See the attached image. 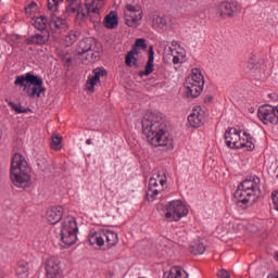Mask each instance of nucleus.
<instances>
[{
    "label": "nucleus",
    "instance_id": "obj_3",
    "mask_svg": "<svg viewBox=\"0 0 278 278\" xmlns=\"http://www.w3.org/2000/svg\"><path fill=\"white\" fill-rule=\"evenodd\" d=\"M260 184L261 180L257 176L243 180L235 191V199L243 205H247L249 201H255V198L260 197Z\"/></svg>",
    "mask_w": 278,
    "mask_h": 278
},
{
    "label": "nucleus",
    "instance_id": "obj_12",
    "mask_svg": "<svg viewBox=\"0 0 278 278\" xmlns=\"http://www.w3.org/2000/svg\"><path fill=\"white\" fill-rule=\"evenodd\" d=\"M104 0H85V9L78 12V20L84 21L86 16H99Z\"/></svg>",
    "mask_w": 278,
    "mask_h": 278
},
{
    "label": "nucleus",
    "instance_id": "obj_8",
    "mask_svg": "<svg viewBox=\"0 0 278 278\" xmlns=\"http://www.w3.org/2000/svg\"><path fill=\"white\" fill-rule=\"evenodd\" d=\"M166 174L164 172H157L152 175L149 180V189L147 192V199L150 202L157 199V194L164 191V186H166Z\"/></svg>",
    "mask_w": 278,
    "mask_h": 278
},
{
    "label": "nucleus",
    "instance_id": "obj_9",
    "mask_svg": "<svg viewBox=\"0 0 278 278\" xmlns=\"http://www.w3.org/2000/svg\"><path fill=\"white\" fill-rule=\"evenodd\" d=\"M188 216V207L180 200H174L165 205V218L168 223H177Z\"/></svg>",
    "mask_w": 278,
    "mask_h": 278
},
{
    "label": "nucleus",
    "instance_id": "obj_42",
    "mask_svg": "<svg viewBox=\"0 0 278 278\" xmlns=\"http://www.w3.org/2000/svg\"><path fill=\"white\" fill-rule=\"evenodd\" d=\"M126 66L131 67L134 66L135 68H138V56H132V59H130V64H126Z\"/></svg>",
    "mask_w": 278,
    "mask_h": 278
},
{
    "label": "nucleus",
    "instance_id": "obj_31",
    "mask_svg": "<svg viewBox=\"0 0 278 278\" xmlns=\"http://www.w3.org/2000/svg\"><path fill=\"white\" fill-rule=\"evenodd\" d=\"M50 25L51 27H55V29H62V27H66V20L52 15V18L50 20Z\"/></svg>",
    "mask_w": 278,
    "mask_h": 278
},
{
    "label": "nucleus",
    "instance_id": "obj_41",
    "mask_svg": "<svg viewBox=\"0 0 278 278\" xmlns=\"http://www.w3.org/2000/svg\"><path fill=\"white\" fill-rule=\"evenodd\" d=\"M271 199L275 205V210L278 211V190L271 193Z\"/></svg>",
    "mask_w": 278,
    "mask_h": 278
},
{
    "label": "nucleus",
    "instance_id": "obj_15",
    "mask_svg": "<svg viewBox=\"0 0 278 278\" xmlns=\"http://www.w3.org/2000/svg\"><path fill=\"white\" fill-rule=\"evenodd\" d=\"M173 64H181L186 60V49L177 40H173L169 47Z\"/></svg>",
    "mask_w": 278,
    "mask_h": 278
},
{
    "label": "nucleus",
    "instance_id": "obj_19",
    "mask_svg": "<svg viewBox=\"0 0 278 278\" xmlns=\"http://www.w3.org/2000/svg\"><path fill=\"white\" fill-rule=\"evenodd\" d=\"M94 47H97V41L92 37L84 38L78 43V48L76 49L78 55H84L85 53H91Z\"/></svg>",
    "mask_w": 278,
    "mask_h": 278
},
{
    "label": "nucleus",
    "instance_id": "obj_38",
    "mask_svg": "<svg viewBox=\"0 0 278 278\" xmlns=\"http://www.w3.org/2000/svg\"><path fill=\"white\" fill-rule=\"evenodd\" d=\"M36 8H38V4L36 2H30L26 8H25V12L27 14H31V12H34V10H36Z\"/></svg>",
    "mask_w": 278,
    "mask_h": 278
},
{
    "label": "nucleus",
    "instance_id": "obj_27",
    "mask_svg": "<svg viewBox=\"0 0 278 278\" xmlns=\"http://www.w3.org/2000/svg\"><path fill=\"white\" fill-rule=\"evenodd\" d=\"M103 232L109 248L116 247L118 244V233L112 230H103Z\"/></svg>",
    "mask_w": 278,
    "mask_h": 278
},
{
    "label": "nucleus",
    "instance_id": "obj_43",
    "mask_svg": "<svg viewBox=\"0 0 278 278\" xmlns=\"http://www.w3.org/2000/svg\"><path fill=\"white\" fill-rule=\"evenodd\" d=\"M97 58H99V55H97V53L92 52L90 58L86 56V60H91V62H92V61L97 60Z\"/></svg>",
    "mask_w": 278,
    "mask_h": 278
},
{
    "label": "nucleus",
    "instance_id": "obj_23",
    "mask_svg": "<svg viewBox=\"0 0 278 278\" xmlns=\"http://www.w3.org/2000/svg\"><path fill=\"white\" fill-rule=\"evenodd\" d=\"M89 244H91V247H94V244H97L98 247H103V244H105L103 230L98 232H91L89 235Z\"/></svg>",
    "mask_w": 278,
    "mask_h": 278
},
{
    "label": "nucleus",
    "instance_id": "obj_5",
    "mask_svg": "<svg viewBox=\"0 0 278 278\" xmlns=\"http://www.w3.org/2000/svg\"><path fill=\"white\" fill-rule=\"evenodd\" d=\"M241 131L238 128H230L225 132V140L229 149H247V151H253L255 149V143L253 142V137L243 132V137L240 136Z\"/></svg>",
    "mask_w": 278,
    "mask_h": 278
},
{
    "label": "nucleus",
    "instance_id": "obj_30",
    "mask_svg": "<svg viewBox=\"0 0 278 278\" xmlns=\"http://www.w3.org/2000/svg\"><path fill=\"white\" fill-rule=\"evenodd\" d=\"M190 251L193 255H203L205 253V244L201 241H195L191 244Z\"/></svg>",
    "mask_w": 278,
    "mask_h": 278
},
{
    "label": "nucleus",
    "instance_id": "obj_28",
    "mask_svg": "<svg viewBox=\"0 0 278 278\" xmlns=\"http://www.w3.org/2000/svg\"><path fill=\"white\" fill-rule=\"evenodd\" d=\"M33 25L36 29H38L39 31H47V25L49 23V20L47 18V16H38L35 20H33Z\"/></svg>",
    "mask_w": 278,
    "mask_h": 278
},
{
    "label": "nucleus",
    "instance_id": "obj_7",
    "mask_svg": "<svg viewBox=\"0 0 278 278\" xmlns=\"http://www.w3.org/2000/svg\"><path fill=\"white\" fill-rule=\"evenodd\" d=\"M77 219L73 216L65 217L61 223V240L66 247H73L77 242Z\"/></svg>",
    "mask_w": 278,
    "mask_h": 278
},
{
    "label": "nucleus",
    "instance_id": "obj_14",
    "mask_svg": "<svg viewBox=\"0 0 278 278\" xmlns=\"http://www.w3.org/2000/svg\"><path fill=\"white\" fill-rule=\"evenodd\" d=\"M46 277L47 278H62V262L60 258L52 256L46 262Z\"/></svg>",
    "mask_w": 278,
    "mask_h": 278
},
{
    "label": "nucleus",
    "instance_id": "obj_45",
    "mask_svg": "<svg viewBox=\"0 0 278 278\" xmlns=\"http://www.w3.org/2000/svg\"><path fill=\"white\" fill-rule=\"evenodd\" d=\"M86 144H92V139H87Z\"/></svg>",
    "mask_w": 278,
    "mask_h": 278
},
{
    "label": "nucleus",
    "instance_id": "obj_40",
    "mask_svg": "<svg viewBox=\"0 0 278 278\" xmlns=\"http://www.w3.org/2000/svg\"><path fill=\"white\" fill-rule=\"evenodd\" d=\"M217 277L219 278H231L229 271L227 269H222L217 273Z\"/></svg>",
    "mask_w": 278,
    "mask_h": 278
},
{
    "label": "nucleus",
    "instance_id": "obj_20",
    "mask_svg": "<svg viewBox=\"0 0 278 278\" xmlns=\"http://www.w3.org/2000/svg\"><path fill=\"white\" fill-rule=\"evenodd\" d=\"M155 61V52L153 51L152 46L149 47V58L146 64L144 71L139 72V77H149L151 73L155 71L153 62Z\"/></svg>",
    "mask_w": 278,
    "mask_h": 278
},
{
    "label": "nucleus",
    "instance_id": "obj_25",
    "mask_svg": "<svg viewBox=\"0 0 278 278\" xmlns=\"http://www.w3.org/2000/svg\"><path fill=\"white\" fill-rule=\"evenodd\" d=\"M16 276L20 278L29 277V263L25 261H20L17 263V267L15 269Z\"/></svg>",
    "mask_w": 278,
    "mask_h": 278
},
{
    "label": "nucleus",
    "instance_id": "obj_32",
    "mask_svg": "<svg viewBox=\"0 0 278 278\" xmlns=\"http://www.w3.org/2000/svg\"><path fill=\"white\" fill-rule=\"evenodd\" d=\"M50 147L53 151H61L62 150V136H60V135L52 136Z\"/></svg>",
    "mask_w": 278,
    "mask_h": 278
},
{
    "label": "nucleus",
    "instance_id": "obj_39",
    "mask_svg": "<svg viewBox=\"0 0 278 278\" xmlns=\"http://www.w3.org/2000/svg\"><path fill=\"white\" fill-rule=\"evenodd\" d=\"M135 47L137 49H144L147 47V42L144 39H137L135 42Z\"/></svg>",
    "mask_w": 278,
    "mask_h": 278
},
{
    "label": "nucleus",
    "instance_id": "obj_11",
    "mask_svg": "<svg viewBox=\"0 0 278 278\" xmlns=\"http://www.w3.org/2000/svg\"><path fill=\"white\" fill-rule=\"evenodd\" d=\"M257 116L263 125H278V105L266 104L260 106Z\"/></svg>",
    "mask_w": 278,
    "mask_h": 278
},
{
    "label": "nucleus",
    "instance_id": "obj_4",
    "mask_svg": "<svg viewBox=\"0 0 278 278\" xmlns=\"http://www.w3.org/2000/svg\"><path fill=\"white\" fill-rule=\"evenodd\" d=\"M42 78L31 74L26 73L25 75H18L15 77L14 86H20V88H24V91L27 92L30 99L37 97L39 99L40 93L45 92V87H42Z\"/></svg>",
    "mask_w": 278,
    "mask_h": 278
},
{
    "label": "nucleus",
    "instance_id": "obj_17",
    "mask_svg": "<svg viewBox=\"0 0 278 278\" xmlns=\"http://www.w3.org/2000/svg\"><path fill=\"white\" fill-rule=\"evenodd\" d=\"M108 75V71L102 67H97L93 70V76L87 79L86 86L89 92H94V87L101 81V77H105Z\"/></svg>",
    "mask_w": 278,
    "mask_h": 278
},
{
    "label": "nucleus",
    "instance_id": "obj_34",
    "mask_svg": "<svg viewBox=\"0 0 278 278\" xmlns=\"http://www.w3.org/2000/svg\"><path fill=\"white\" fill-rule=\"evenodd\" d=\"M140 50L136 46H134L131 50L126 54L125 64L130 65L131 59H134V56L138 58Z\"/></svg>",
    "mask_w": 278,
    "mask_h": 278
},
{
    "label": "nucleus",
    "instance_id": "obj_10",
    "mask_svg": "<svg viewBox=\"0 0 278 278\" xmlns=\"http://www.w3.org/2000/svg\"><path fill=\"white\" fill-rule=\"evenodd\" d=\"M125 22L128 27L136 29L142 23V8L138 4H127L124 11Z\"/></svg>",
    "mask_w": 278,
    "mask_h": 278
},
{
    "label": "nucleus",
    "instance_id": "obj_6",
    "mask_svg": "<svg viewBox=\"0 0 278 278\" xmlns=\"http://www.w3.org/2000/svg\"><path fill=\"white\" fill-rule=\"evenodd\" d=\"M203 86H205V79L201 70L193 68L191 75L186 78L185 88L188 99H197L203 92Z\"/></svg>",
    "mask_w": 278,
    "mask_h": 278
},
{
    "label": "nucleus",
    "instance_id": "obj_33",
    "mask_svg": "<svg viewBox=\"0 0 278 278\" xmlns=\"http://www.w3.org/2000/svg\"><path fill=\"white\" fill-rule=\"evenodd\" d=\"M152 25L154 29H164V26L166 25V18L164 16H156L153 18Z\"/></svg>",
    "mask_w": 278,
    "mask_h": 278
},
{
    "label": "nucleus",
    "instance_id": "obj_37",
    "mask_svg": "<svg viewBox=\"0 0 278 278\" xmlns=\"http://www.w3.org/2000/svg\"><path fill=\"white\" fill-rule=\"evenodd\" d=\"M247 68H249V71H257V59L254 56L250 58L247 63Z\"/></svg>",
    "mask_w": 278,
    "mask_h": 278
},
{
    "label": "nucleus",
    "instance_id": "obj_22",
    "mask_svg": "<svg viewBox=\"0 0 278 278\" xmlns=\"http://www.w3.org/2000/svg\"><path fill=\"white\" fill-rule=\"evenodd\" d=\"M49 30H41V33H37L33 36H30L27 39V45H46V42H49Z\"/></svg>",
    "mask_w": 278,
    "mask_h": 278
},
{
    "label": "nucleus",
    "instance_id": "obj_46",
    "mask_svg": "<svg viewBox=\"0 0 278 278\" xmlns=\"http://www.w3.org/2000/svg\"><path fill=\"white\" fill-rule=\"evenodd\" d=\"M3 137V130L0 129V140Z\"/></svg>",
    "mask_w": 278,
    "mask_h": 278
},
{
    "label": "nucleus",
    "instance_id": "obj_13",
    "mask_svg": "<svg viewBox=\"0 0 278 278\" xmlns=\"http://www.w3.org/2000/svg\"><path fill=\"white\" fill-rule=\"evenodd\" d=\"M240 12H242V5H240L238 2L224 1L216 8V14L222 18H231L233 14H238Z\"/></svg>",
    "mask_w": 278,
    "mask_h": 278
},
{
    "label": "nucleus",
    "instance_id": "obj_36",
    "mask_svg": "<svg viewBox=\"0 0 278 278\" xmlns=\"http://www.w3.org/2000/svg\"><path fill=\"white\" fill-rule=\"evenodd\" d=\"M60 3H64V0H48V10L49 12H58V8H60Z\"/></svg>",
    "mask_w": 278,
    "mask_h": 278
},
{
    "label": "nucleus",
    "instance_id": "obj_24",
    "mask_svg": "<svg viewBox=\"0 0 278 278\" xmlns=\"http://www.w3.org/2000/svg\"><path fill=\"white\" fill-rule=\"evenodd\" d=\"M103 25L106 29H115V27H118V15H116V12L108 14L104 17Z\"/></svg>",
    "mask_w": 278,
    "mask_h": 278
},
{
    "label": "nucleus",
    "instance_id": "obj_47",
    "mask_svg": "<svg viewBox=\"0 0 278 278\" xmlns=\"http://www.w3.org/2000/svg\"><path fill=\"white\" fill-rule=\"evenodd\" d=\"M267 278H278V274L275 276H268Z\"/></svg>",
    "mask_w": 278,
    "mask_h": 278
},
{
    "label": "nucleus",
    "instance_id": "obj_2",
    "mask_svg": "<svg viewBox=\"0 0 278 278\" xmlns=\"http://www.w3.org/2000/svg\"><path fill=\"white\" fill-rule=\"evenodd\" d=\"M10 179L15 188H22V190L31 186V166L21 153H15L12 157Z\"/></svg>",
    "mask_w": 278,
    "mask_h": 278
},
{
    "label": "nucleus",
    "instance_id": "obj_21",
    "mask_svg": "<svg viewBox=\"0 0 278 278\" xmlns=\"http://www.w3.org/2000/svg\"><path fill=\"white\" fill-rule=\"evenodd\" d=\"M70 3L65 12L68 16L76 14V18L79 21V13L84 12V7L81 5V0H66Z\"/></svg>",
    "mask_w": 278,
    "mask_h": 278
},
{
    "label": "nucleus",
    "instance_id": "obj_35",
    "mask_svg": "<svg viewBox=\"0 0 278 278\" xmlns=\"http://www.w3.org/2000/svg\"><path fill=\"white\" fill-rule=\"evenodd\" d=\"M9 105L11 110H14L16 114H27L28 112H31V109H23L21 104H16L14 102H9Z\"/></svg>",
    "mask_w": 278,
    "mask_h": 278
},
{
    "label": "nucleus",
    "instance_id": "obj_44",
    "mask_svg": "<svg viewBox=\"0 0 278 278\" xmlns=\"http://www.w3.org/2000/svg\"><path fill=\"white\" fill-rule=\"evenodd\" d=\"M0 278H8V275L2 269H0Z\"/></svg>",
    "mask_w": 278,
    "mask_h": 278
},
{
    "label": "nucleus",
    "instance_id": "obj_29",
    "mask_svg": "<svg viewBox=\"0 0 278 278\" xmlns=\"http://www.w3.org/2000/svg\"><path fill=\"white\" fill-rule=\"evenodd\" d=\"M80 33L77 30H71L64 38V42L66 47H73L75 42H77V39L79 38Z\"/></svg>",
    "mask_w": 278,
    "mask_h": 278
},
{
    "label": "nucleus",
    "instance_id": "obj_16",
    "mask_svg": "<svg viewBox=\"0 0 278 278\" xmlns=\"http://www.w3.org/2000/svg\"><path fill=\"white\" fill-rule=\"evenodd\" d=\"M188 123L194 128H199L205 123V111L201 106H194L188 116Z\"/></svg>",
    "mask_w": 278,
    "mask_h": 278
},
{
    "label": "nucleus",
    "instance_id": "obj_18",
    "mask_svg": "<svg viewBox=\"0 0 278 278\" xmlns=\"http://www.w3.org/2000/svg\"><path fill=\"white\" fill-rule=\"evenodd\" d=\"M64 216V207L62 206H52L47 211L46 218L50 225H58L62 217Z\"/></svg>",
    "mask_w": 278,
    "mask_h": 278
},
{
    "label": "nucleus",
    "instance_id": "obj_1",
    "mask_svg": "<svg viewBox=\"0 0 278 278\" xmlns=\"http://www.w3.org/2000/svg\"><path fill=\"white\" fill-rule=\"evenodd\" d=\"M143 135L147 142L157 149V147H168L173 140L168 136L166 122L162 114L150 113L141 122Z\"/></svg>",
    "mask_w": 278,
    "mask_h": 278
},
{
    "label": "nucleus",
    "instance_id": "obj_26",
    "mask_svg": "<svg viewBox=\"0 0 278 278\" xmlns=\"http://www.w3.org/2000/svg\"><path fill=\"white\" fill-rule=\"evenodd\" d=\"M163 278H188V274L181 267H172L170 270L164 273Z\"/></svg>",
    "mask_w": 278,
    "mask_h": 278
}]
</instances>
